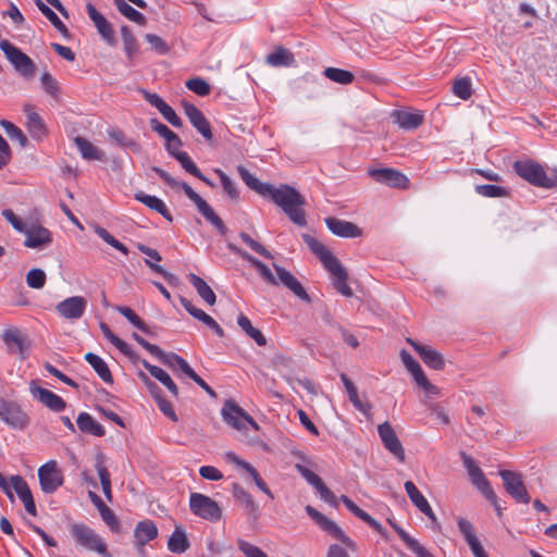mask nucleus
Instances as JSON below:
<instances>
[{
    "instance_id": "obj_1",
    "label": "nucleus",
    "mask_w": 557,
    "mask_h": 557,
    "mask_svg": "<svg viewBox=\"0 0 557 557\" xmlns=\"http://www.w3.org/2000/svg\"><path fill=\"white\" fill-rule=\"evenodd\" d=\"M265 197L280 207L295 224L299 226L307 224L306 213L302 209L306 203L305 197L294 187L287 184H281L276 187L271 184Z\"/></svg>"
},
{
    "instance_id": "obj_2",
    "label": "nucleus",
    "mask_w": 557,
    "mask_h": 557,
    "mask_svg": "<svg viewBox=\"0 0 557 557\" xmlns=\"http://www.w3.org/2000/svg\"><path fill=\"white\" fill-rule=\"evenodd\" d=\"M70 533L74 542L89 552H95L102 557H112L108 552L102 537L91 528L83 523H73Z\"/></svg>"
},
{
    "instance_id": "obj_3",
    "label": "nucleus",
    "mask_w": 557,
    "mask_h": 557,
    "mask_svg": "<svg viewBox=\"0 0 557 557\" xmlns=\"http://www.w3.org/2000/svg\"><path fill=\"white\" fill-rule=\"evenodd\" d=\"M0 49L15 71L22 76L32 77L35 74L36 66L34 61L9 40H1Z\"/></svg>"
},
{
    "instance_id": "obj_4",
    "label": "nucleus",
    "mask_w": 557,
    "mask_h": 557,
    "mask_svg": "<svg viewBox=\"0 0 557 557\" xmlns=\"http://www.w3.org/2000/svg\"><path fill=\"white\" fill-rule=\"evenodd\" d=\"M513 171L524 181L536 187L545 188L548 175L544 168L530 159L515 161Z\"/></svg>"
},
{
    "instance_id": "obj_5",
    "label": "nucleus",
    "mask_w": 557,
    "mask_h": 557,
    "mask_svg": "<svg viewBox=\"0 0 557 557\" xmlns=\"http://www.w3.org/2000/svg\"><path fill=\"white\" fill-rule=\"evenodd\" d=\"M190 511L205 520L218 521L222 516L219 504L207 495L191 493L189 497Z\"/></svg>"
},
{
    "instance_id": "obj_6",
    "label": "nucleus",
    "mask_w": 557,
    "mask_h": 557,
    "mask_svg": "<svg viewBox=\"0 0 557 557\" xmlns=\"http://www.w3.org/2000/svg\"><path fill=\"white\" fill-rule=\"evenodd\" d=\"M177 188H182L185 195L197 207L202 216L210 222L222 235L226 233L227 228L221 218L214 212L211 206L201 198L187 183L181 182Z\"/></svg>"
},
{
    "instance_id": "obj_7",
    "label": "nucleus",
    "mask_w": 557,
    "mask_h": 557,
    "mask_svg": "<svg viewBox=\"0 0 557 557\" xmlns=\"http://www.w3.org/2000/svg\"><path fill=\"white\" fill-rule=\"evenodd\" d=\"M0 420L14 430H24L30 421L20 404L3 398H0Z\"/></svg>"
},
{
    "instance_id": "obj_8",
    "label": "nucleus",
    "mask_w": 557,
    "mask_h": 557,
    "mask_svg": "<svg viewBox=\"0 0 557 557\" xmlns=\"http://www.w3.org/2000/svg\"><path fill=\"white\" fill-rule=\"evenodd\" d=\"M221 414L223 421L236 430H244L246 424H249L256 431L259 430V425L252 417L233 400L224 403Z\"/></svg>"
},
{
    "instance_id": "obj_9",
    "label": "nucleus",
    "mask_w": 557,
    "mask_h": 557,
    "mask_svg": "<svg viewBox=\"0 0 557 557\" xmlns=\"http://www.w3.org/2000/svg\"><path fill=\"white\" fill-rule=\"evenodd\" d=\"M306 512L308 516L314 520V522L325 532L331 534L333 537L339 540L343 544L346 545V547L352 552L357 550L356 543L348 537L344 531L332 520H330L327 517L322 515L320 511H318L312 506L308 505L306 506Z\"/></svg>"
},
{
    "instance_id": "obj_10",
    "label": "nucleus",
    "mask_w": 557,
    "mask_h": 557,
    "mask_svg": "<svg viewBox=\"0 0 557 557\" xmlns=\"http://www.w3.org/2000/svg\"><path fill=\"white\" fill-rule=\"evenodd\" d=\"M38 479L46 494L54 493L63 484V474L55 460H49L38 469Z\"/></svg>"
},
{
    "instance_id": "obj_11",
    "label": "nucleus",
    "mask_w": 557,
    "mask_h": 557,
    "mask_svg": "<svg viewBox=\"0 0 557 557\" xmlns=\"http://www.w3.org/2000/svg\"><path fill=\"white\" fill-rule=\"evenodd\" d=\"M503 480L505 491L517 502L529 504L531 498L527 487L522 481L521 474L510 471L500 470L498 473Z\"/></svg>"
},
{
    "instance_id": "obj_12",
    "label": "nucleus",
    "mask_w": 557,
    "mask_h": 557,
    "mask_svg": "<svg viewBox=\"0 0 557 557\" xmlns=\"http://www.w3.org/2000/svg\"><path fill=\"white\" fill-rule=\"evenodd\" d=\"M462 462L467 469L471 483L485 496L486 499H494L495 493L483 471L476 466L472 457L461 454Z\"/></svg>"
},
{
    "instance_id": "obj_13",
    "label": "nucleus",
    "mask_w": 557,
    "mask_h": 557,
    "mask_svg": "<svg viewBox=\"0 0 557 557\" xmlns=\"http://www.w3.org/2000/svg\"><path fill=\"white\" fill-rule=\"evenodd\" d=\"M377 433L385 449L395 456L398 461L404 462L406 459L405 449L391 423L385 421L379 424Z\"/></svg>"
},
{
    "instance_id": "obj_14",
    "label": "nucleus",
    "mask_w": 557,
    "mask_h": 557,
    "mask_svg": "<svg viewBox=\"0 0 557 557\" xmlns=\"http://www.w3.org/2000/svg\"><path fill=\"white\" fill-rule=\"evenodd\" d=\"M87 300L82 296H72L55 306L58 314L65 320H79L86 312Z\"/></svg>"
},
{
    "instance_id": "obj_15",
    "label": "nucleus",
    "mask_w": 557,
    "mask_h": 557,
    "mask_svg": "<svg viewBox=\"0 0 557 557\" xmlns=\"http://www.w3.org/2000/svg\"><path fill=\"white\" fill-rule=\"evenodd\" d=\"M25 235L24 246L41 250L52 243V233L45 226L33 224L23 231Z\"/></svg>"
},
{
    "instance_id": "obj_16",
    "label": "nucleus",
    "mask_w": 557,
    "mask_h": 557,
    "mask_svg": "<svg viewBox=\"0 0 557 557\" xmlns=\"http://www.w3.org/2000/svg\"><path fill=\"white\" fill-rule=\"evenodd\" d=\"M368 173L376 183L394 188H405L409 182L405 174L389 168L369 169Z\"/></svg>"
},
{
    "instance_id": "obj_17",
    "label": "nucleus",
    "mask_w": 557,
    "mask_h": 557,
    "mask_svg": "<svg viewBox=\"0 0 557 557\" xmlns=\"http://www.w3.org/2000/svg\"><path fill=\"white\" fill-rule=\"evenodd\" d=\"M30 393L35 399H37L39 403H41L44 406L49 408L50 410L54 412H61L65 409L66 403L63 400L62 397L57 395L55 393L37 386L32 382L30 384Z\"/></svg>"
},
{
    "instance_id": "obj_18",
    "label": "nucleus",
    "mask_w": 557,
    "mask_h": 557,
    "mask_svg": "<svg viewBox=\"0 0 557 557\" xmlns=\"http://www.w3.org/2000/svg\"><path fill=\"white\" fill-rule=\"evenodd\" d=\"M407 343L416 350L422 361L431 369L442 370L445 367L443 355L436 349L419 344L418 342L407 338Z\"/></svg>"
},
{
    "instance_id": "obj_19",
    "label": "nucleus",
    "mask_w": 557,
    "mask_h": 557,
    "mask_svg": "<svg viewBox=\"0 0 557 557\" xmlns=\"http://www.w3.org/2000/svg\"><path fill=\"white\" fill-rule=\"evenodd\" d=\"M295 469L310 485H312L318 491L320 497L324 502L335 504V495L326 487V485L323 483V481L318 474H315L309 468L301 463H296Z\"/></svg>"
},
{
    "instance_id": "obj_20",
    "label": "nucleus",
    "mask_w": 557,
    "mask_h": 557,
    "mask_svg": "<svg viewBox=\"0 0 557 557\" xmlns=\"http://www.w3.org/2000/svg\"><path fill=\"white\" fill-rule=\"evenodd\" d=\"M2 341L10 354H18L25 358V352L28 348L26 336L16 327H9L3 331Z\"/></svg>"
},
{
    "instance_id": "obj_21",
    "label": "nucleus",
    "mask_w": 557,
    "mask_h": 557,
    "mask_svg": "<svg viewBox=\"0 0 557 557\" xmlns=\"http://www.w3.org/2000/svg\"><path fill=\"white\" fill-rule=\"evenodd\" d=\"M184 112L193 126L205 137L207 140L212 139V131L209 121L203 113L193 103H184Z\"/></svg>"
},
{
    "instance_id": "obj_22",
    "label": "nucleus",
    "mask_w": 557,
    "mask_h": 557,
    "mask_svg": "<svg viewBox=\"0 0 557 557\" xmlns=\"http://www.w3.org/2000/svg\"><path fill=\"white\" fill-rule=\"evenodd\" d=\"M273 269L277 274L276 280L278 281V284H283L301 300L310 301V297L307 294L306 289L289 271H287L286 269L276 263H273Z\"/></svg>"
},
{
    "instance_id": "obj_23",
    "label": "nucleus",
    "mask_w": 557,
    "mask_h": 557,
    "mask_svg": "<svg viewBox=\"0 0 557 557\" xmlns=\"http://www.w3.org/2000/svg\"><path fill=\"white\" fill-rule=\"evenodd\" d=\"M325 224L327 228L338 237L357 238L362 235L361 228L349 221L331 216L325 219Z\"/></svg>"
},
{
    "instance_id": "obj_24",
    "label": "nucleus",
    "mask_w": 557,
    "mask_h": 557,
    "mask_svg": "<svg viewBox=\"0 0 557 557\" xmlns=\"http://www.w3.org/2000/svg\"><path fill=\"white\" fill-rule=\"evenodd\" d=\"M227 248L232 252H234L235 255L239 256L244 260L248 261L251 265H253L258 270L260 275L264 278L265 282H268L272 285H278V281L273 275L270 268L267 264H264L262 261L255 258L253 256H251L250 253H248L247 251L243 250L242 248L237 247L236 245H234L232 243L227 244Z\"/></svg>"
},
{
    "instance_id": "obj_25",
    "label": "nucleus",
    "mask_w": 557,
    "mask_h": 557,
    "mask_svg": "<svg viewBox=\"0 0 557 557\" xmlns=\"http://www.w3.org/2000/svg\"><path fill=\"white\" fill-rule=\"evenodd\" d=\"M227 248L232 252H234L235 255L239 256L244 260L248 261L251 265H253L258 270L260 275L264 278L265 282H268L272 285H278V281L273 275L270 268L267 264H264L262 261L255 258L253 256H251L250 253H248L247 251L243 250L242 248L237 247L236 245H234L232 243L227 244Z\"/></svg>"
},
{
    "instance_id": "obj_26",
    "label": "nucleus",
    "mask_w": 557,
    "mask_h": 557,
    "mask_svg": "<svg viewBox=\"0 0 557 557\" xmlns=\"http://www.w3.org/2000/svg\"><path fill=\"white\" fill-rule=\"evenodd\" d=\"M86 12L102 39L108 44H113L114 32L108 20L95 8L92 3L86 4Z\"/></svg>"
},
{
    "instance_id": "obj_27",
    "label": "nucleus",
    "mask_w": 557,
    "mask_h": 557,
    "mask_svg": "<svg viewBox=\"0 0 557 557\" xmlns=\"http://www.w3.org/2000/svg\"><path fill=\"white\" fill-rule=\"evenodd\" d=\"M405 491L411 503L424 513L432 522H436L437 518L430 506L428 499L421 494L412 481H407L404 484Z\"/></svg>"
},
{
    "instance_id": "obj_28",
    "label": "nucleus",
    "mask_w": 557,
    "mask_h": 557,
    "mask_svg": "<svg viewBox=\"0 0 557 557\" xmlns=\"http://www.w3.org/2000/svg\"><path fill=\"white\" fill-rule=\"evenodd\" d=\"M457 524L460 533L462 534L465 541L469 545L474 557H480L483 554H485L486 552L484 550L483 546L481 545L475 534L473 524L465 518H459Z\"/></svg>"
},
{
    "instance_id": "obj_29",
    "label": "nucleus",
    "mask_w": 557,
    "mask_h": 557,
    "mask_svg": "<svg viewBox=\"0 0 557 557\" xmlns=\"http://www.w3.org/2000/svg\"><path fill=\"white\" fill-rule=\"evenodd\" d=\"M304 242L310 248V250L321 260L324 268L327 269L338 260L333 256V253L317 238L309 234L302 235Z\"/></svg>"
},
{
    "instance_id": "obj_30",
    "label": "nucleus",
    "mask_w": 557,
    "mask_h": 557,
    "mask_svg": "<svg viewBox=\"0 0 557 557\" xmlns=\"http://www.w3.org/2000/svg\"><path fill=\"white\" fill-rule=\"evenodd\" d=\"M226 459L237 466H239L240 468H243L244 470H246L252 478L253 482L256 483V485L264 493L267 494L270 498H274V495L272 494L271 490L268 487L267 483L262 480V478L260 476V474L258 473V471L256 470L255 467H252L249 462L240 459L235 453L233 451H228L226 454Z\"/></svg>"
},
{
    "instance_id": "obj_31",
    "label": "nucleus",
    "mask_w": 557,
    "mask_h": 557,
    "mask_svg": "<svg viewBox=\"0 0 557 557\" xmlns=\"http://www.w3.org/2000/svg\"><path fill=\"white\" fill-rule=\"evenodd\" d=\"M158 536L157 524L149 519L138 522L134 530V539L137 546H145Z\"/></svg>"
},
{
    "instance_id": "obj_32",
    "label": "nucleus",
    "mask_w": 557,
    "mask_h": 557,
    "mask_svg": "<svg viewBox=\"0 0 557 557\" xmlns=\"http://www.w3.org/2000/svg\"><path fill=\"white\" fill-rule=\"evenodd\" d=\"M24 111L26 113V127L28 133L35 139H41L47 133L44 120L29 104L24 107Z\"/></svg>"
},
{
    "instance_id": "obj_33",
    "label": "nucleus",
    "mask_w": 557,
    "mask_h": 557,
    "mask_svg": "<svg viewBox=\"0 0 557 557\" xmlns=\"http://www.w3.org/2000/svg\"><path fill=\"white\" fill-rule=\"evenodd\" d=\"M91 503L97 507L102 520L113 532L120 531V521L114 512L102 502V499L95 493H88Z\"/></svg>"
},
{
    "instance_id": "obj_34",
    "label": "nucleus",
    "mask_w": 557,
    "mask_h": 557,
    "mask_svg": "<svg viewBox=\"0 0 557 557\" xmlns=\"http://www.w3.org/2000/svg\"><path fill=\"white\" fill-rule=\"evenodd\" d=\"M326 270L330 272L333 278V284L336 290L346 297H350L352 295V290L347 285L348 274L346 270L342 267L339 261H337Z\"/></svg>"
},
{
    "instance_id": "obj_35",
    "label": "nucleus",
    "mask_w": 557,
    "mask_h": 557,
    "mask_svg": "<svg viewBox=\"0 0 557 557\" xmlns=\"http://www.w3.org/2000/svg\"><path fill=\"white\" fill-rule=\"evenodd\" d=\"M134 197L137 201L141 202L149 209L160 213L168 221H170V222L173 221L172 214L170 213L166 205L164 203V201L162 199L158 198L157 196L148 195L144 191H137L134 195Z\"/></svg>"
},
{
    "instance_id": "obj_36",
    "label": "nucleus",
    "mask_w": 557,
    "mask_h": 557,
    "mask_svg": "<svg viewBox=\"0 0 557 557\" xmlns=\"http://www.w3.org/2000/svg\"><path fill=\"white\" fill-rule=\"evenodd\" d=\"M143 366L145 369L150 373L151 376H153L156 380H158L161 384H163L168 391L172 394V396L177 397L178 396V387L174 383V381L171 379L168 372H165L162 368L150 364L147 361L143 362Z\"/></svg>"
},
{
    "instance_id": "obj_37",
    "label": "nucleus",
    "mask_w": 557,
    "mask_h": 557,
    "mask_svg": "<svg viewBox=\"0 0 557 557\" xmlns=\"http://www.w3.org/2000/svg\"><path fill=\"white\" fill-rule=\"evenodd\" d=\"M74 143L85 160L103 161L106 159L104 152L88 141L86 138L77 136L74 138Z\"/></svg>"
},
{
    "instance_id": "obj_38",
    "label": "nucleus",
    "mask_w": 557,
    "mask_h": 557,
    "mask_svg": "<svg viewBox=\"0 0 557 557\" xmlns=\"http://www.w3.org/2000/svg\"><path fill=\"white\" fill-rule=\"evenodd\" d=\"M77 428L87 434L101 437L106 434L104 428L99 424L89 413L81 412L76 420Z\"/></svg>"
},
{
    "instance_id": "obj_39",
    "label": "nucleus",
    "mask_w": 557,
    "mask_h": 557,
    "mask_svg": "<svg viewBox=\"0 0 557 557\" xmlns=\"http://www.w3.org/2000/svg\"><path fill=\"white\" fill-rule=\"evenodd\" d=\"M232 495L235 500L243 506L247 513L253 516L257 515L259 506L253 500L251 494L248 493L242 485L234 484L232 488Z\"/></svg>"
},
{
    "instance_id": "obj_40",
    "label": "nucleus",
    "mask_w": 557,
    "mask_h": 557,
    "mask_svg": "<svg viewBox=\"0 0 557 557\" xmlns=\"http://www.w3.org/2000/svg\"><path fill=\"white\" fill-rule=\"evenodd\" d=\"M166 367L175 370L180 369L187 376L194 370L188 362L175 352H165L161 349L160 354L156 356Z\"/></svg>"
},
{
    "instance_id": "obj_41",
    "label": "nucleus",
    "mask_w": 557,
    "mask_h": 557,
    "mask_svg": "<svg viewBox=\"0 0 557 557\" xmlns=\"http://www.w3.org/2000/svg\"><path fill=\"white\" fill-rule=\"evenodd\" d=\"M189 548L186 532L181 525H176L168 541V549L174 554H183Z\"/></svg>"
},
{
    "instance_id": "obj_42",
    "label": "nucleus",
    "mask_w": 557,
    "mask_h": 557,
    "mask_svg": "<svg viewBox=\"0 0 557 557\" xmlns=\"http://www.w3.org/2000/svg\"><path fill=\"white\" fill-rule=\"evenodd\" d=\"M237 173L244 183L252 190L258 193L260 196L265 197L271 186L270 183H263L259 181L253 174H251L245 166L238 165Z\"/></svg>"
},
{
    "instance_id": "obj_43",
    "label": "nucleus",
    "mask_w": 557,
    "mask_h": 557,
    "mask_svg": "<svg viewBox=\"0 0 557 557\" xmlns=\"http://www.w3.org/2000/svg\"><path fill=\"white\" fill-rule=\"evenodd\" d=\"M391 525L397 532L399 537L406 543L408 548L416 554L417 557H433V555L423 547L417 540L411 537L404 529H401L398 524L393 523L389 520Z\"/></svg>"
},
{
    "instance_id": "obj_44",
    "label": "nucleus",
    "mask_w": 557,
    "mask_h": 557,
    "mask_svg": "<svg viewBox=\"0 0 557 557\" xmlns=\"http://www.w3.org/2000/svg\"><path fill=\"white\" fill-rule=\"evenodd\" d=\"M188 280L206 304L209 306H213L215 304L216 297L214 292L201 277L190 273L188 275Z\"/></svg>"
},
{
    "instance_id": "obj_45",
    "label": "nucleus",
    "mask_w": 557,
    "mask_h": 557,
    "mask_svg": "<svg viewBox=\"0 0 557 557\" xmlns=\"http://www.w3.org/2000/svg\"><path fill=\"white\" fill-rule=\"evenodd\" d=\"M175 159L181 163L183 169L187 171L189 174L194 175L198 180L202 181L205 184H207L210 187H214V183L209 180L207 176L202 174V172L199 170V168L195 164V162L190 159L187 152H182L175 154Z\"/></svg>"
},
{
    "instance_id": "obj_46",
    "label": "nucleus",
    "mask_w": 557,
    "mask_h": 557,
    "mask_svg": "<svg viewBox=\"0 0 557 557\" xmlns=\"http://www.w3.org/2000/svg\"><path fill=\"white\" fill-rule=\"evenodd\" d=\"M85 359L103 382L110 384L113 383L111 371L102 358L96 354L88 352L85 355Z\"/></svg>"
},
{
    "instance_id": "obj_47",
    "label": "nucleus",
    "mask_w": 557,
    "mask_h": 557,
    "mask_svg": "<svg viewBox=\"0 0 557 557\" xmlns=\"http://www.w3.org/2000/svg\"><path fill=\"white\" fill-rule=\"evenodd\" d=\"M147 385L149 387V391L151 392V394L153 395V397L157 400L159 410L164 416H166L169 419H171L172 421L176 422L177 421V416H176V413H175L171 403L160 395V389H159L158 385L156 383L151 382V381H148V380H147Z\"/></svg>"
},
{
    "instance_id": "obj_48",
    "label": "nucleus",
    "mask_w": 557,
    "mask_h": 557,
    "mask_svg": "<svg viewBox=\"0 0 557 557\" xmlns=\"http://www.w3.org/2000/svg\"><path fill=\"white\" fill-rule=\"evenodd\" d=\"M237 324L238 326L249 336L252 338L258 346H265L267 345V338L262 334V332L259 329H256L251 321L243 313H240L237 318Z\"/></svg>"
},
{
    "instance_id": "obj_49",
    "label": "nucleus",
    "mask_w": 557,
    "mask_h": 557,
    "mask_svg": "<svg viewBox=\"0 0 557 557\" xmlns=\"http://www.w3.org/2000/svg\"><path fill=\"white\" fill-rule=\"evenodd\" d=\"M38 10L48 18V21L55 27V29L63 36L69 37L70 33L65 24L59 16L41 0H35Z\"/></svg>"
},
{
    "instance_id": "obj_50",
    "label": "nucleus",
    "mask_w": 557,
    "mask_h": 557,
    "mask_svg": "<svg viewBox=\"0 0 557 557\" xmlns=\"http://www.w3.org/2000/svg\"><path fill=\"white\" fill-rule=\"evenodd\" d=\"M295 61L293 53L286 48L278 47L267 55V63L272 66H288Z\"/></svg>"
},
{
    "instance_id": "obj_51",
    "label": "nucleus",
    "mask_w": 557,
    "mask_h": 557,
    "mask_svg": "<svg viewBox=\"0 0 557 557\" xmlns=\"http://www.w3.org/2000/svg\"><path fill=\"white\" fill-rule=\"evenodd\" d=\"M396 122L401 128L411 131L418 128L422 124L423 115L420 113L401 111L396 113Z\"/></svg>"
},
{
    "instance_id": "obj_52",
    "label": "nucleus",
    "mask_w": 557,
    "mask_h": 557,
    "mask_svg": "<svg viewBox=\"0 0 557 557\" xmlns=\"http://www.w3.org/2000/svg\"><path fill=\"white\" fill-rule=\"evenodd\" d=\"M121 35H122L124 51H125L128 60L133 61V59L137 55L138 49H139L137 39L127 26L121 27Z\"/></svg>"
},
{
    "instance_id": "obj_53",
    "label": "nucleus",
    "mask_w": 557,
    "mask_h": 557,
    "mask_svg": "<svg viewBox=\"0 0 557 557\" xmlns=\"http://www.w3.org/2000/svg\"><path fill=\"white\" fill-rule=\"evenodd\" d=\"M99 327L103 334V336L114 346L116 347L123 355L131 356L132 349L129 345L117 337L109 327V325L104 322H100Z\"/></svg>"
},
{
    "instance_id": "obj_54",
    "label": "nucleus",
    "mask_w": 557,
    "mask_h": 557,
    "mask_svg": "<svg viewBox=\"0 0 557 557\" xmlns=\"http://www.w3.org/2000/svg\"><path fill=\"white\" fill-rule=\"evenodd\" d=\"M117 10L122 15H124L129 21L137 23L139 25H144L146 23V17L143 13L134 9L124 0H113Z\"/></svg>"
},
{
    "instance_id": "obj_55",
    "label": "nucleus",
    "mask_w": 557,
    "mask_h": 557,
    "mask_svg": "<svg viewBox=\"0 0 557 557\" xmlns=\"http://www.w3.org/2000/svg\"><path fill=\"white\" fill-rule=\"evenodd\" d=\"M324 75L330 81L341 85H348L354 82V74L351 72L338 67H326Z\"/></svg>"
},
{
    "instance_id": "obj_56",
    "label": "nucleus",
    "mask_w": 557,
    "mask_h": 557,
    "mask_svg": "<svg viewBox=\"0 0 557 557\" xmlns=\"http://www.w3.org/2000/svg\"><path fill=\"white\" fill-rule=\"evenodd\" d=\"M116 310L136 329L139 331L149 334V327L146 323L134 312L133 309L125 306L116 307Z\"/></svg>"
},
{
    "instance_id": "obj_57",
    "label": "nucleus",
    "mask_w": 557,
    "mask_h": 557,
    "mask_svg": "<svg viewBox=\"0 0 557 557\" xmlns=\"http://www.w3.org/2000/svg\"><path fill=\"white\" fill-rule=\"evenodd\" d=\"M474 190L478 195L486 198H500L508 196V191L505 187L491 184L475 185Z\"/></svg>"
},
{
    "instance_id": "obj_58",
    "label": "nucleus",
    "mask_w": 557,
    "mask_h": 557,
    "mask_svg": "<svg viewBox=\"0 0 557 557\" xmlns=\"http://www.w3.org/2000/svg\"><path fill=\"white\" fill-rule=\"evenodd\" d=\"M96 470H97L99 479H100L102 492H103L106 498L109 502H111L112 500V490H111L110 473H109L108 469L104 467L102 460H97Z\"/></svg>"
},
{
    "instance_id": "obj_59",
    "label": "nucleus",
    "mask_w": 557,
    "mask_h": 557,
    "mask_svg": "<svg viewBox=\"0 0 557 557\" xmlns=\"http://www.w3.org/2000/svg\"><path fill=\"white\" fill-rule=\"evenodd\" d=\"M400 358L406 369L411 373L416 381L422 374H424L420 363L405 349L400 351Z\"/></svg>"
},
{
    "instance_id": "obj_60",
    "label": "nucleus",
    "mask_w": 557,
    "mask_h": 557,
    "mask_svg": "<svg viewBox=\"0 0 557 557\" xmlns=\"http://www.w3.org/2000/svg\"><path fill=\"white\" fill-rule=\"evenodd\" d=\"M451 90L454 95L457 96L458 98L462 100H468L472 95L471 79L469 77H462L457 79L454 83Z\"/></svg>"
},
{
    "instance_id": "obj_61",
    "label": "nucleus",
    "mask_w": 557,
    "mask_h": 557,
    "mask_svg": "<svg viewBox=\"0 0 557 557\" xmlns=\"http://www.w3.org/2000/svg\"><path fill=\"white\" fill-rule=\"evenodd\" d=\"M0 125L12 140H17L22 147L26 146L27 138L21 128H18L12 122L7 120H1Z\"/></svg>"
},
{
    "instance_id": "obj_62",
    "label": "nucleus",
    "mask_w": 557,
    "mask_h": 557,
    "mask_svg": "<svg viewBox=\"0 0 557 557\" xmlns=\"http://www.w3.org/2000/svg\"><path fill=\"white\" fill-rule=\"evenodd\" d=\"M214 173L219 176L223 189L228 195V197L233 200H237L239 198V193L232 178L228 175H226L221 169H214Z\"/></svg>"
},
{
    "instance_id": "obj_63",
    "label": "nucleus",
    "mask_w": 557,
    "mask_h": 557,
    "mask_svg": "<svg viewBox=\"0 0 557 557\" xmlns=\"http://www.w3.org/2000/svg\"><path fill=\"white\" fill-rule=\"evenodd\" d=\"M95 233L103 242H106L108 245L112 246L113 248L117 249L123 255H127L128 253L127 247L123 243H121L117 239H115L106 228H103L101 226H96Z\"/></svg>"
},
{
    "instance_id": "obj_64",
    "label": "nucleus",
    "mask_w": 557,
    "mask_h": 557,
    "mask_svg": "<svg viewBox=\"0 0 557 557\" xmlns=\"http://www.w3.org/2000/svg\"><path fill=\"white\" fill-rule=\"evenodd\" d=\"M46 273L41 269H32L26 275V283L30 288L40 289L46 284Z\"/></svg>"
}]
</instances>
